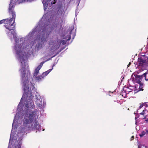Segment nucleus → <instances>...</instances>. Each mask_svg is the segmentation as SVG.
<instances>
[{
  "instance_id": "1",
  "label": "nucleus",
  "mask_w": 148,
  "mask_h": 148,
  "mask_svg": "<svg viewBox=\"0 0 148 148\" xmlns=\"http://www.w3.org/2000/svg\"><path fill=\"white\" fill-rule=\"evenodd\" d=\"M25 74L27 77L28 74L22 73L21 74V83L23 84V88L24 90V94L21 99L20 102L18 104L17 108L18 110L23 109V105L22 103L24 98L26 97V99L25 101V105L24 114V119L23 120V127L21 129V130H19L18 132L17 136H22L24 134V133L27 131H32L36 130L38 131L41 130V126L36 119V117L37 110L36 109L32 110L35 108V106L34 101V95L31 92V91L27 92L28 88L27 87V82L26 78H25ZM27 78V77H26Z\"/></svg>"
},
{
  "instance_id": "2",
  "label": "nucleus",
  "mask_w": 148,
  "mask_h": 148,
  "mask_svg": "<svg viewBox=\"0 0 148 148\" xmlns=\"http://www.w3.org/2000/svg\"><path fill=\"white\" fill-rule=\"evenodd\" d=\"M37 31L38 29L36 27L31 32H29L24 38H23V43L21 44L22 45L23 44V45L20 54L21 60H18L21 63V69L19 70L21 74H22V73H26L27 75L29 74L28 66L27 64V57L29 54V49L32 48V44H28L31 43L33 35L36 32H37Z\"/></svg>"
},
{
  "instance_id": "3",
  "label": "nucleus",
  "mask_w": 148,
  "mask_h": 148,
  "mask_svg": "<svg viewBox=\"0 0 148 148\" xmlns=\"http://www.w3.org/2000/svg\"><path fill=\"white\" fill-rule=\"evenodd\" d=\"M44 14L41 19L39 21L38 26L36 27L37 29H40L46 35L48 36L50 32L53 29H60L62 25L58 23H54L51 24L52 19L46 16Z\"/></svg>"
},
{
  "instance_id": "4",
  "label": "nucleus",
  "mask_w": 148,
  "mask_h": 148,
  "mask_svg": "<svg viewBox=\"0 0 148 148\" xmlns=\"http://www.w3.org/2000/svg\"><path fill=\"white\" fill-rule=\"evenodd\" d=\"M74 29V27H72L70 30L68 31L69 32V34L67 36L65 37L64 38L67 39L66 40L59 41L58 39L57 36L54 35L51 37L50 40L48 41V44L49 46L48 47L49 49V51L51 52V54L52 55L55 51L57 50L59 47L61 43L63 45H65L67 41L69 40L71 38V34H72V32Z\"/></svg>"
},
{
  "instance_id": "5",
  "label": "nucleus",
  "mask_w": 148,
  "mask_h": 148,
  "mask_svg": "<svg viewBox=\"0 0 148 148\" xmlns=\"http://www.w3.org/2000/svg\"><path fill=\"white\" fill-rule=\"evenodd\" d=\"M16 3L13 0H10L8 8V12L10 14H12V17L10 19L7 18L0 21L1 24L5 23L4 25L5 28L10 31L13 29L15 26L14 23L16 18L15 12L14 11L15 5Z\"/></svg>"
},
{
  "instance_id": "6",
  "label": "nucleus",
  "mask_w": 148,
  "mask_h": 148,
  "mask_svg": "<svg viewBox=\"0 0 148 148\" xmlns=\"http://www.w3.org/2000/svg\"><path fill=\"white\" fill-rule=\"evenodd\" d=\"M14 28V27H13V31L11 32V34L13 35V37L15 42L13 48V51L16 54V56L17 59L21 60V58L20 54L21 52L23 45V44H21L23 43V38H18L16 37V34L15 33V31Z\"/></svg>"
},
{
  "instance_id": "7",
  "label": "nucleus",
  "mask_w": 148,
  "mask_h": 148,
  "mask_svg": "<svg viewBox=\"0 0 148 148\" xmlns=\"http://www.w3.org/2000/svg\"><path fill=\"white\" fill-rule=\"evenodd\" d=\"M37 33L38 35L36 38V40H38V43L36 45V49L37 50H40L45 45L47 42V39L48 36L46 35L40 29H38Z\"/></svg>"
},
{
  "instance_id": "8",
  "label": "nucleus",
  "mask_w": 148,
  "mask_h": 148,
  "mask_svg": "<svg viewBox=\"0 0 148 148\" xmlns=\"http://www.w3.org/2000/svg\"><path fill=\"white\" fill-rule=\"evenodd\" d=\"M19 112L17 113L16 115L14 117V119L13 120V122L12 125V128L11 130V134H10V141L9 143V145L8 147V148H11V145L12 143H11V140H12V139L11 140L12 138V135L13 133V132H14V131H16L17 127V125L16 123L17 122L16 121V117L19 116ZM22 144V142L21 140H18L17 142H16L15 144V146L13 147V148H21V146Z\"/></svg>"
},
{
  "instance_id": "9",
  "label": "nucleus",
  "mask_w": 148,
  "mask_h": 148,
  "mask_svg": "<svg viewBox=\"0 0 148 148\" xmlns=\"http://www.w3.org/2000/svg\"><path fill=\"white\" fill-rule=\"evenodd\" d=\"M35 97L36 100V104L38 108L41 109L44 108L46 105V102L44 98H41L38 93L35 95Z\"/></svg>"
},
{
  "instance_id": "10",
  "label": "nucleus",
  "mask_w": 148,
  "mask_h": 148,
  "mask_svg": "<svg viewBox=\"0 0 148 148\" xmlns=\"http://www.w3.org/2000/svg\"><path fill=\"white\" fill-rule=\"evenodd\" d=\"M57 1V0H43L42 2L43 5L44 10L45 11H46L48 6L49 8H52L53 5L56 3Z\"/></svg>"
},
{
  "instance_id": "11",
  "label": "nucleus",
  "mask_w": 148,
  "mask_h": 148,
  "mask_svg": "<svg viewBox=\"0 0 148 148\" xmlns=\"http://www.w3.org/2000/svg\"><path fill=\"white\" fill-rule=\"evenodd\" d=\"M28 71L29 72V74H28L29 75H28V76H28L27 77V76H26V75L25 74V78H26V77H27V78H26V81L27 82V87L28 88H29V87L28 86V83L29 82V80L30 81V84L31 85V86H32L31 87H32V89L33 91L34 90L35 91H36V94H37V93H38L36 91V90L35 89V87L34 86V83L33 79L32 78H30V72H29V69H28ZM30 91H31V92H32V90H30L29 91V88H28V90L27 92H29H29Z\"/></svg>"
},
{
  "instance_id": "12",
  "label": "nucleus",
  "mask_w": 148,
  "mask_h": 148,
  "mask_svg": "<svg viewBox=\"0 0 148 148\" xmlns=\"http://www.w3.org/2000/svg\"><path fill=\"white\" fill-rule=\"evenodd\" d=\"M146 74L145 73H144L143 75L141 76L137 75L136 77L135 82L137 83H139L141 81V79L144 77L145 79L147 81H148V78H146Z\"/></svg>"
},
{
  "instance_id": "13",
  "label": "nucleus",
  "mask_w": 148,
  "mask_h": 148,
  "mask_svg": "<svg viewBox=\"0 0 148 148\" xmlns=\"http://www.w3.org/2000/svg\"><path fill=\"white\" fill-rule=\"evenodd\" d=\"M39 73H37V75H35V71L33 74V77L35 78L37 81L38 82H40L42 80V79L44 78V76H43L42 75H40L37 76Z\"/></svg>"
},
{
  "instance_id": "14",
  "label": "nucleus",
  "mask_w": 148,
  "mask_h": 148,
  "mask_svg": "<svg viewBox=\"0 0 148 148\" xmlns=\"http://www.w3.org/2000/svg\"><path fill=\"white\" fill-rule=\"evenodd\" d=\"M46 62V61H43L40 63V64L36 68L35 70V75H37V73H39V70L42 67L44 63Z\"/></svg>"
},
{
  "instance_id": "15",
  "label": "nucleus",
  "mask_w": 148,
  "mask_h": 148,
  "mask_svg": "<svg viewBox=\"0 0 148 148\" xmlns=\"http://www.w3.org/2000/svg\"><path fill=\"white\" fill-rule=\"evenodd\" d=\"M52 69H50L47 70V71L43 73L42 74V75L43 76H44V77L45 76H46L51 71Z\"/></svg>"
},
{
  "instance_id": "16",
  "label": "nucleus",
  "mask_w": 148,
  "mask_h": 148,
  "mask_svg": "<svg viewBox=\"0 0 148 148\" xmlns=\"http://www.w3.org/2000/svg\"><path fill=\"white\" fill-rule=\"evenodd\" d=\"M148 133V130H146L145 131H143L141 132V133L139 134V136L140 137H142L144 136L146 134Z\"/></svg>"
},
{
  "instance_id": "17",
  "label": "nucleus",
  "mask_w": 148,
  "mask_h": 148,
  "mask_svg": "<svg viewBox=\"0 0 148 148\" xmlns=\"http://www.w3.org/2000/svg\"><path fill=\"white\" fill-rule=\"evenodd\" d=\"M138 62H140V63H144V60L142 58H138Z\"/></svg>"
},
{
  "instance_id": "18",
  "label": "nucleus",
  "mask_w": 148,
  "mask_h": 148,
  "mask_svg": "<svg viewBox=\"0 0 148 148\" xmlns=\"http://www.w3.org/2000/svg\"><path fill=\"white\" fill-rule=\"evenodd\" d=\"M146 111V110H143V112H142L140 113V114L142 115H143L144 114Z\"/></svg>"
},
{
  "instance_id": "19",
  "label": "nucleus",
  "mask_w": 148,
  "mask_h": 148,
  "mask_svg": "<svg viewBox=\"0 0 148 148\" xmlns=\"http://www.w3.org/2000/svg\"><path fill=\"white\" fill-rule=\"evenodd\" d=\"M56 55H54V56H53L52 57H51V58H49V59H47V60H46V61H49V60H51V59L52 58H53V57H54L55 56H56Z\"/></svg>"
},
{
  "instance_id": "20",
  "label": "nucleus",
  "mask_w": 148,
  "mask_h": 148,
  "mask_svg": "<svg viewBox=\"0 0 148 148\" xmlns=\"http://www.w3.org/2000/svg\"><path fill=\"white\" fill-rule=\"evenodd\" d=\"M80 0H77V3H78V5H77V6L78 7V5H79V4L80 3Z\"/></svg>"
},
{
  "instance_id": "21",
  "label": "nucleus",
  "mask_w": 148,
  "mask_h": 148,
  "mask_svg": "<svg viewBox=\"0 0 148 148\" xmlns=\"http://www.w3.org/2000/svg\"><path fill=\"white\" fill-rule=\"evenodd\" d=\"M143 106V105H141L139 107V109L141 108Z\"/></svg>"
},
{
  "instance_id": "22",
  "label": "nucleus",
  "mask_w": 148,
  "mask_h": 148,
  "mask_svg": "<svg viewBox=\"0 0 148 148\" xmlns=\"http://www.w3.org/2000/svg\"><path fill=\"white\" fill-rule=\"evenodd\" d=\"M20 119H21L20 117V116H19V117H18V119H17V120H18V121L19 120V121H20Z\"/></svg>"
},
{
  "instance_id": "23",
  "label": "nucleus",
  "mask_w": 148,
  "mask_h": 148,
  "mask_svg": "<svg viewBox=\"0 0 148 148\" xmlns=\"http://www.w3.org/2000/svg\"><path fill=\"white\" fill-rule=\"evenodd\" d=\"M131 138V140H133V139H134V136H133L132 137V138Z\"/></svg>"
},
{
  "instance_id": "24",
  "label": "nucleus",
  "mask_w": 148,
  "mask_h": 148,
  "mask_svg": "<svg viewBox=\"0 0 148 148\" xmlns=\"http://www.w3.org/2000/svg\"><path fill=\"white\" fill-rule=\"evenodd\" d=\"M75 33H74V34H73V39L74 38V37L75 36Z\"/></svg>"
},
{
  "instance_id": "25",
  "label": "nucleus",
  "mask_w": 148,
  "mask_h": 148,
  "mask_svg": "<svg viewBox=\"0 0 148 148\" xmlns=\"http://www.w3.org/2000/svg\"><path fill=\"white\" fill-rule=\"evenodd\" d=\"M78 10V9H77L76 10V14H77V11Z\"/></svg>"
},
{
  "instance_id": "26",
  "label": "nucleus",
  "mask_w": 148,
  "mask_h": 148,
  "mask_svg": "<svg viewBox=\"0 0 148 148\" xmlns=\"http://www.w3.org/2000/svg\"><path fill=\"white\" fill-rule=\"evenodd\" d=\"M139 116L138 115H137L136 116H136V117L138 118L139 117Z\"/></svg>"
},
{
  "instance_id": "27",
  "label": "nucleus",
  "mask_w": 148,
  "mask_h": 148,
  "mask_svg": "<svg viewBox=\"0 0 148 148\" xmlns=\"http://www.w3.org/2000/svg\"><path fill=\"white\" fill-rule=\"evenodd\" d=\"M130 64H131V63L130 62L129 63V64L127 65L128 66H129L130 65Z\"/></svg>"
},
{
  "instance_id": "28",
  "label": "nucleus",
  "mask_w": 148,
  "mask_h": 148,
  "mask_svg": "<svg viewBox=\"0 0 148 148\" xmlns=\"http://www.w3.org/2000/svg\"><path fill=\"white\" fill-rule=\"evenodd\" d=\"M146 121H148V118L146 119Z\"/></svg>"
},
{
  "instance_id": "29",
  "label": "nucleus",
  "mask_w": 148,
  "mask_h": 148,
  "mask_svg": "<svg viewBox=\"0 0 148 148\" xmlns=\"http://www.w3.org/2000/svg\"><path fill=\"white\" fill-rule=\"evenodd\" d=\"M137 118L136 117V116L135 117V120H136L137 119Z\"/></svg>"
},
{
  "instance_id": "30",
  "label": "nucleus",
  "mask_w": 148,
  "mask_h": 148,
  "mask_svg": "<svg viewBox=\"0 0 148 148\" xmlns=\"http://www.w3.org/2000/svg\"><path fill=\"white\" fill-rule=\"evenodd\" d=\"M122 95V96H123V97H125V96H126V95Z\"/></svg>"
},
{
  "instance_id": "31",
  "label": "nucleus",
  "mask_w": 148,
  "mask_h": 148,
  "mask_svg": "<svg viewBox=\"0 0 148 148\" xmlns=\"http://www.w3.org/2000/svg\"><path fill=\"white\" fill-rule=\"evenodd\" d=\"M146 106L147 107H148V104H146Z\"/></svg>"
},
{
  "instance_id": "32",
  "label": "nucleus",
  "mask_w": 148,
  "mask_h": 148,
  "mask_svg": "<svg viewBox=\"0 0 148 148\" xmlns=\"http://www.w3.org/2000/svg\"><path fill=\"white\" fill-rule=\"evenodd\" d=\"M10 39H11V40H12V38H10Z\"/></svg>"
},
{
  "instance_id": "33",
  "label": "nucleus",
  "mask_w": 148,
  "mask_h": 148,
  "mask_svg": "<svg viewBox=\"0 0 148 148\" xmlns=\"http://www.w3.org/2000/svg\"><path fill=\"white\" fill-rule=\"evenodd\" d=\"M136 123H137V122H136V123H135L136 124Z\"/></svg>"
},
{
  "instance_id": "34",
  "label": "nucleus",
  "mask_w": 148,
  "mask_h": 148,
  "mask_svg": "<svg viewBox=\"0 0 148 148\" xmlns=\"http://www.w3.org/2000/svg\"><path fill=\"white\" fill-rule=\"evenodd\" d=\"M129 88V87H128V88H128V89H130Z\"/></svg>"
},
{
  "instance_id": "35",
  "label": "nucleus",
  "mask_w": 148,
  "mask_h": 148,
  "mask_svg": "<svg viewBox=\"0 0 148 148\" xmlns=\"http://www.w3.org/2000/svg\"><path fill=\"white\" fill-rule=\"evenodd\" d=\"M9 33H8V35H9Z\"/></svg>"
},
{
  "instance_id": "36",
  "label": "nucleus",
  "mask_w": 148,
  "mask_h": 148,
  "mask_svg": "<svg viewBox=\"0 0 148 148\" xmlns=\"http://www.w3.org/2000/svg\"><path fill=\"white\" fill-rule=\"evenodd\" d=\"M130 91H128V92H130Z\"/></svg>"
},
{
  "instance_id": "37",
  "label": "nucleus",
  "mask_w": 148,
  "mask_h": 148,
  "mask_svg": "<svg viewBox=\"0 0 148 148\" xmlns=\"http://www.w3.org/2000/svg\"><path fill=\"white\" fill-rule=\"evenodd\" d=\"M63 12H64V10L63 11V12H62V13H63Z\"/></svg>"
}]
</instances>
